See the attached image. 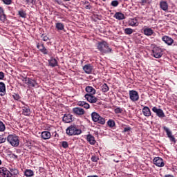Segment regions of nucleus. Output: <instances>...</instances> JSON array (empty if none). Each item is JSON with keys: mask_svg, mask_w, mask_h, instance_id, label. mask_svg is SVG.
<instances>
[{"mask_svg": "<svg viewBox=\"0 0 177 177\" xmlns=\"http://www.w3.org/2000/svg\"><path fill=\"white\" fill-rule=\"evenodd\" d=\"M48 63L50 67H56L57 66V60H56L55 58H50L48 60Z\"/></svg>", "mask_w": 177, "mask_h": 177, "instance_id": "28", "label": "nucleus"}, {"mask_svg": "<svg viewBox=\"0 0 177 177\" xmlns=\"http://www.w3.org/2000/svg\"><path fill=\"white\" fill-rule=\"evenodd\" d=\"M152 111L156 114L159 118H164L165 117V113H164V111L161 109L157 108V106H153L152 108Z\"/></svg>", "mask_w": 177, "mask_h": 177, "instance_id": "9", "label": "nucleus"}, {"mask_svg": "<svg viewBox=\"0 0 177 177\" xmlns=\"http://www.w3.org/2000/svg\"><path fill=\"white\" fill-rule=\"evenodd\" d=\"M142 113L145 117H150L151 115V111L149 106H144L142 108Z\"/></svg>", "mask_w": 177, "mask_h": 177, "instance_id": "20", "label": "nucleus"}, {"mask_svg": "<svg viewBox=\"0 0 177 177\" xmlns=\"http://www.w3.org/2000/svg\"><path fill=\"white\" fill-rule=\"evenodd\" d=\"M5 5H12V0H3Z\"/></svg>", "mask_w": 177, "mask_h": 177, "instance_id": "45", "label": "nucleus"}, {"mask_svg": "<svg viewBox=\"0 0 177 177\" xmlns=\"http://www.w3.org/2000/svg\"><path fill=\"white\" fill-rule=\"evenodd\" d=\"M86 140L90 145H95L96 144V140H95V137L92 134L86 136Z\"/></svg>", "mask_w": 177, "mask_h": 177, "instance_id": "21", "label": "nucleus"}, {"mask_svg": "<svg viewBox=\"0 0 177 177\" xmlns=\"http://www.w3.org/2000/svg\"><path fill=\"white\" fill-rule=\"evenodd\" d=\"M7 141L13 147H18L19 145H20L19 136H16V134L8 135L7 137Z\"/></svg>", "mask_w": 177, "mask_h": 177, "instance_id": "3", "label": "nucleus"}, {"mask_svg": "<svg viewBox=\"0 0 177 177\" xmlns=\"http://www.w3.org/2000/svg\"><path fill=\"white\" fill-rule=\"evenodd\" d=\"M3 174L4 176L12 177L11 171H10L9 170H8L6 169H3Z\"/></svg>", "mask_w": 177, "mask_h": 177, "instance_id": "34", "label": "nucleus"}, {"mask_svg": "<svg viewBox=\"0 0 177 177\" xmlns=\"http://www.w3.org/2000/svg\"><path fill=\"white\" fill-rule=\"evenodd\" d=\"M149 1L150 0H141L142 5H146V3H149Z\"/></svg>", "mask_w": 177, "mask_h": 177, "instance_id": "50", "label": "nucleus"}, {"mask_svg": "<svg viewBox=\"0 0 177 177\" xmlns=\"http://www.w3.org/2000/svg\"><path fill=\"white\" fill-rule=\"evenodd\" d=\"M41 136L42 139H44V140H47L48 139H50V137L52 136V135L49 131H43L41 132Z\"/></svg>", "mask_w": 177, "mask_h": 177, "instance_id": "24", "label": "nucleus"}, {"mask_svg": "<svg viewBox=\"0 0 177 177\" xmlns=\"http://www.w3.org/2000/svg\"><path fill=\"white\" fill-rule=\"evenodd\" d=\"M22 113L24 115H30V114H31L30 107L28 106H24Z\"/></svg>", "mask_w": 177, "mask_h": 177, "instance_id": "27", "label": "nucleus"}, {"mask_svg": "<svg viewBox=\"0 0 177 177\" xmlns=\"http://www.w3.org/2000/svg\"><path fill=\"white\" fill-rule=\"evenodd\" d=\"M91 161L93 162H97V161H99V157L96 156H93L91 157Z\"/></svg>", "mask_w": 177, "mask_h": 177, "instance_id": "42", "label": "nucleus"}, {"mask_svg": "<svg viewBox=\"0 0 177 177\" xmlns=\"http://www.w3.org/2000/svg\"><path fill=\"white\" fill-rule=\"evenodd\" d=\"M128 24L131 27H138L139 26V21L137 18L129 19L128 21Z\"/></svg>", "mask_w": 177, "mask_h": 177, "instance_id": "13", "label": "nucleus"}, {"mask_svg": "<svg viewBox=\"0 0 177 177\" xmlns=\"http://www.w3.org/2000/svg\"><path fill=\"white\" fill-rule=\"evenodd\" d=\"M83 107H84V109H89V107H90L89 104H88L87 102H85V104H84V105L83 106Z\"/></svg>", "mask_w": 177, "mask_h": 177, "instance_id": "51", "label": "nucleus"}, {"mask_svg": "<svg viewBox=\"0 0 177 177\" xmlns=\"http://www.w3.org/2000/svg\"><path fill=\"white\" fill-rule=\"evenodd\" d=\"M12 97L13 99H15V100H19L20 95H19V94L15 93L14 95H12Z\"/></svg>", "mask_w": 177, "mask_h": 177, "instance_id": "44", "label": "nucleus"}, {"mask_svg": "<svg viewBox=\"0 0 177 177\" xmlns=\"http://www.w3.org/2000/svg\"><path fill=\"white\" fill-rule=\"evenodd\" d=\"M129 97L131 102H138L139 100V93L135 90L129 91Z\"/></svg>", "mask_w": 177, "mask_h": 177, "instance_id": "7", "label": "nucleus"}, {"mask_svg": "<svg viewBox=\"0 0 177 177\" xmlns=\"http://www.w3.org/2000/svg\"><path fill=\"white\" fill-rule=\"evenodd\" d=\"M55 28L59 31H64V24L62 22H57L55 24Z\"/></svg>", "mask_w": 177, "mask_h": 177, "instance_id": "26", "label": "nucleus"}, {"mask_svg": "<svg viewBox=\"0 0 177 177\" xmlns=\"http://www.w3.org/2000/svg\"><path fill=\"white\" fill-rule=\"evenodd\" d=\"M107 124L109 128H114L115 127V122L113 120H109L107 122Z\"/></svg>", "mask_w": 177, "mask_h": 177, "instance_id": "31", "label": "nucleus"}, {"mask_svg": "<svg viewBox=\"0 0 177 177\" xmlns=\"http://www.w3.org/2000/svg\"><path fill=\"white\" fill-rule=\"evenodd\" d=\"M18 15L19 16H20V17H22L23 19H26V17H27V13H26L25 11L23 10H20L18 12Z\"/></svg>", "mask_w": 177, "mask_h": 177, "instance_id": "33", "label": "nucleus"}, {"mask_svg": "<svg viewBox=\"0 0 177 177\" xmlns=\"http://www.w3.org/2000/svg\"><path fill=\"white\" fill-rule=\"evenodd\" d=\"M164 131L166 132L167 138H169L170 142H173L174 143H176V140L175 139V137L174 135H172V131L168 129L166 126L163 127Z\"/></svg>", "mask_w": 177, "mask_h": 177, "instance_id": "8", "label": "nucleus"}, {"mask_svg": "<svg viewBox=\"0 0 177 177\" xmlns=\"http://www.w3.org/2000/svg\"><path fill=\"white\" fill-rule=\"evenodd\" d=\"M91 118L93 122H97V124H100L101 125H104V124H106L104 118L100 116L97 112H93L91 113Z\"/></svg>", "mask_w": 177, "mask_h": 177, "instance_id": "5", "label": "nucleus"}, {"mask_svg": "<svg viewBox=\"0 0 177 177\" xmlns=\"http://www.w3.org/2000/svg\"><path fill=\"white\" fill-rule=\"evenodd\" d=\"M143 32L145 35H147V37H150L151 35H153L154 33V31H153V29L150 28H145L143 29Z\"/></svg>", "mask_w": 177, "mask_h": 177, "instance_id": "23", "label": "nucleus"}, {"mask_svg": "<svg viewBox=\"0 0 177 177\" xmlns=\"http://www.w3.org/2000/svg\"><path fill=\"white\" fill-rule=\"evenodd\" d=\"M62 121L66 122V124H69L70 122H73V115L71 114H66L62 118Z\"/></svg>", "mask_w": 177, "mask_h": 177, "instance_id": "15", "label": "nucleus"}, {"mask_svg": "<svg viewBox=\"0 0 177 177\" xmlns=\"http://www.w3.org/2000/svg\"><path fill=\"white\" fill-rule=\"evenodd\" d=\"M165 177H174V176L171 174H167V175H165Z\"/></svg>", "mask_w": 177, "mask_h": 177, "instance_id": "54", "label": "nucleus"}, {"mask_svg": "<svg viewBox=\"0 0 177 177\" xmlns=\"http://www.w3.org/2000/svg\"><path fill=\"white\" fill-rule=\"evenodd\" d=\"M5 78V73L3 72L0 71V80H2Z\"/></svg>", "mask_w": 177, "mask_h": 177, "instance_id": "49", "label": "nucleus"}, {"mask_svg": "<svg viewBox=\"0 0 177 177\" xmlns=\"http://www.w3.org/2000/svg\"><path fill=\"white\" fill-rule=\"evenodd\" d=\"M84 97L87 100V102H89V103H96V102H97V97L93 96V95L86 94Z\"/></svg>", "mask_w": 177, "mask_h": 177, "instance_id": "12", "label": "nucleus"}, {"mask_svg": "<svg viewBox=\"0 0 177 177\" xmlns=\"http://www.w3.org/2000/svg\"><path fill=\"white\" fill-rule=\"evenodd\" d=\"M109 86H107V84L104 83L102 86V91L104 92V93H106V92H109Z\"/></svg>", "mask_w": 177, "mask_h": 177, "instance_id": "36", "label": "nucleus"}, {"mask_svg": "<svg viewBox=\"0 0 177 177\" xmlns=\"http://www.w3.org/2000/svg\"><path fill=\"white\" fill-rule=\"evenodd\" d=\"M12 157L15 159V160H17V158H19V156L15 153L12 154Z\"/></svg>", "mask_w": 177, "mask_h": 177, "instance_id": "52", "label": "nucleus"}, {"mask_svg": "<svg viewBox=\"0 0 177 177\" xmlns=\"http://www.w3.org/2000/svg\"><path fill=\"white\" fill-rule=\"evenodd\" d=\"M133 32V29L131 28H127L124 29V34L127 35H131Z\"/></svg>", "mask_w": 177, "mask_h": 177, "instance_id": "35", "label": "nucleus"}, {"mask_svg": "<svg viewBox=\"0 0 177 177\" xmlns=\"http://www.w3.org/2000/svg\"><path fill=\"white\" fill-rule=\"evenodd\" d=\"M24 175L26 177L34 176V171L31 169H26L24 172Z\"/></svg>", "mask_w": 177, "mask_h": 177, "instance_id": "30", "label": "nucleus"}, {"mask_svg": "<svg viewBox=\"0 0 177 177\" xmlns=\"http://www.w3.org/2000/svg\"><path fill=\"white\" fill-rule=\"evenodd\" d=\"M115 114H121L123 111L122 108H120L119 106L116 107L114 110Z\"/></svg>", "mask_w": 177, "mask_h": 177, "instance_id": "39", "label": "nucleus"}, {"mask_svg": "<svg viewBox=\"0 0 177 177\" xmlns=\"http://www.w3.org/2000/svg\"><path fill=\"white\" fill-rule=\"evenodd\" d=\"M153 164L156 165V167H159V168H162V167H164L165 164L164 163V160L160 157L154 158L153 160Z\"/></svg>", "mask_w": 177, "mask_h": 177, "instance_id": "10", "label": "nucleus"}, {"mask_svg": "<svg viewBox=\"0 0 177 177\" xmlns=\"http://www.w3.org/2000/svg\"><path fill=\"white\" fill-rule=\"evenodd\" d=\"M22 81L25 82L29 88H39V84L38 82H37V80L32 77H25L23 78Z\"/></svg>", "mask_w": 177, "mask_h": 177, "instance_id": "2", "label": "nucleus"}, {"mask_svg": "<svg viewBox=\"0 0 177 177\" xmlns=\"http://www.w3.org/2000/svg\"><path fill=\"white\" fill-rule=\"evenodd\" d=\"M0 20L3 21V23H5L6 21V15H5V11L2 7H0Z\"/></svg>", "mask_w": 177, "mask_h": 177, "instance_id": "25", "label": "nucleus"}, {"mask_svg": "<svg viewBox=\"0 0 177 177\" xmlns=\"http://www.w3.org/2000/svg\"><path fill=\"white\" fill-rule=\"evenodd\" d=\"M152 55L156 59H160V57H162V49H161V48L155 47L152 50Z\"/></svg>", "mask_w": 177, "mask_h": 177, "instance_id": "6", "label": "nucleus"}, {"mask_svg": "<svg viewBox=\"0 0 177 177\" xmlns=\"http://www.w3.org/2000/svg\"><path fill=\"white\" fill-rule=\"evenodd\" d=\"M62 146L64 149H67V147H68V142H67L66 141H62Z\"/></svg>", "mask_w": 177, "mask_h": 177, "instance_id": "43", "label": "nucleus"}, {"mask_svg": "<svg viewBox=\"0 0 177 177\" xmlns=\"http://www.w3.org/2000/svg\"><path fill=\"white\" fill-rule=\"evenodd\" d=\"M111 6H113L114 8H117V6H118L119 3L118 1L117 0H113L111 1Z\"/></svg>", "mask_w": 177, "mask_h": 177, "instance_id": "41", "label": "nucleus"}, {"mask_svg": "<svg viewBox=\"0 0 177 177\" xmlns=\"http://www.w3.org/2000/svg\"><path fill=\"white\" fill-rule=\"evenodd\" d=\"M102 1H106V0H102Z\"/></svg>", "mask_w": 177, "mask_h": 177, "instance_id": "56", "label": "nucleus"}, {"mask_svg": "<svg viewBox=\"0 0 177 177\" xmlns=\"http://www.w3.org/2000/svg\"><path fill=\"white\" fill-rule=\"evenodd\" d=\"M6 95V86L5 83L0 82V96H5Z\"/></svg>", "mask_w": 177, "mask_h": 177, "instance_id": "17", "label": "nucleus"}, {"mask_svg": "<svg viewBox=\"0 0 177 177\" xmlns=\"http://www.w3.org/2000/svg\"><path fill=\"white\" fill-rule=\"evenodd\" d=\"M11 176H17L19 175V170L17 169H10Z\"/></svg>", "mask_w": 177, "mask_h": 177, "instance_id": "32", "label": "nucleus"}, {"mask_svg": "<svg viewBox=\"0 0 177 177\" xmlns=\"http://www.w3.org/2000/svg\"><path fill=\"white\" fill-rule=\"evenodd\" d=\"M85 91L87 92L86 95H96V90L91 86H87Z\"/></svg>", "mask_w": 177, "mask_h": 177, "instance_id": "16", "label": "nucleus"}, {"mask_svg": "<svg viewBox=\"0 0 177 177\" xmlns=\"http://www.w3.org/2000/svg\"><path fill=\"white\" fill-rule=\"evenodd\" d=\"M37 49H39V50L41 52V53H43V55H48V49L45 48V46H44V44H37Z\"/></svg>", "mask_w": 177, "mask_h": 177, "instance_id": "19", "label": "nucleus"}, {"mask_svg": "<svg viewBox=\"0 0 177 177\" xmlns=\"http://www.w3.org/2000/svg\"><path fill=\"white\" fill-rule=\"evenodd\" d=\"M6 142V138H3L2 136H0V145L1 143H5Z\"/></svg>", "mask_w": 177, "mask_h": 177, "instance_id": "47", "label": "nucleus"}, {"mask_svg": "<svg viewBox=\"0 0 177 177\" xmlns=\"http://www.w3.org/2000/svg\"><path fill=\"white\" fill-rule=\"evenodd\" d=\"M85 101H79L77 102V106H80L81 107H84V104H85Z\"/></svg>", "mask_w": 177, "mask_h": 177, "instance_id": "46", "label": "nucleus"}, {"mask_svg": "<svg viewBox=\"0 0 177 177\" xmlns=\"http://www.w3.org/2000/svg\"><path fill=\"white\" fill-rule=\"evenodd\" d=\"M83 70L86 74H92V70H93V66L90 64H86L83 66Z\"/></svg>", "mask_w": 177, "mask_h": 177, "instance_id": "14", "label": "nucleus"}, {"mask_svg": "<svg viewBox=\"0 0 177 177\" xmlns=\"http://www.w3.org/2000/svg\"><path fill=\"white\" fill-rule=\"evenodd\" d=\"M114 17L116 18L117 20H124V19H125V15L122 12H116Z\"/></svg>", "mask_w": 177, "mask_h": 177, "instance_id": "29", "label": "nucleus"}, {"mask_svg": "<svg viewBox=\"0 0 177 177\" xmlns=\"http://www.w3.org/2000/svg\"><path fill=\"white\" fill-rule=\"evenodd\" d=\"M162 41H164L167 45L171 46L174 44V40L169 36H163L162 37Z\"/></svg>", "mask_w": 177, "mask_h": 177, "instance_id": "18", "label": "nucleus"}, {"mask_svg": "<svg viewBox=\"0 0 177 177\" xmlns=\"http://www.w3.org/2000/svg\"><path fill=\"white\" fill-rule=\"evenodd\" d=\"M2 164V160H0V165Z\"/></svg>", "mask_w": 177, "mask_h": 177, "instance_id": "55", "label": "nucleus"}, {"mask_svg": "<svg viewBox=\"0 0 177 177\" xmlns=\"http://www.w3.org/2000/svg\"><path fill=\"white\" fill-rule=\"evenodd\" d=\"M66 133L69 136H74L75 135H81L82 131L77 128V126L75 125H71L66 129Z\"/></svg>", "mask_w": 177, "mask_h": 177, "instance_id": "4", "label": "nucleus"}, {"mask_svg": "<svg viewBox=\"0 0 177 177\" xmlns=\"http://www.w3.org/2000/svg\"><path fill=\"white\" fill-rule=\"evenodd\" d=\"M6 129V127H5V124L2 122V121L0 120V132H3Z\"/></svg>", "mask_w": 177, "mask_h": 177, "instance_id": "40", "label": "nucleus"}, {"mask_svg": "<svg viewBox=\"0 0 177 177\" xmlns=\"http://www.w3.org/2000/svg\"><path fill=\"white\" fill-rule=\"evenodd\" d=\"M131 130H132V128H131V127L127 126L126 127H124L122 133H125V132H127L128 134L129 135V132H131Z\"/></svg>", "mask_w": 177, "mask_h": 177, "instance_id": "38", "label": "nucleus"}, {"mask_svg": "<svg viewBox=\"0 0 177 177\" xmlns=\"http://www.w3.org/2000/svg\"><path fill=\"white\" fill-rule=\"evenodd\" d=\"M73 113L75 115H84L85 114V110L80 107H75L73 109Z\"/></svg>", "mask_w": 177, "mask_h": 177, "instance_id": "11", "label": "nucleus"}, {"mask_svg": "<svg viewBox=\"0 0 177 177\" xmlns=\"http://www.w3.org/2000/svg\"><path fill=\"white\" fill-rule=\"evenodd\" d=\"M41 37L42 38L43 41H44L45 42L49 40V37L48 36H44V35H42Z\"/></svg>", "mask_w": 177, "mask_h": 177, "instance_id": "48", "label": "nucleus"}, {"mask_svg": "<svg viewBox=\"0 0 177 177\" xmlns=\"http://www.w3.org/2000/svg\"><path fill=\"white\" fill-rule=\"evenodd\" d=\"M26 5H35L36 0H22Z\"/></svg>", "mask_w": 177, "mask_h": 177, "instance_id": "37", "label": "nucleus"}, {"mask_svg": "<svg viewBox=\"0 0 177 177\" xmlns=\"http://www.w3.org/2000/svg\"><path fill=\"white\" fill-rule=\"evenodd\" d=\"M97 48L103 55L111 53L112 49L109 46V43L106 41H100L97 44Z\"/></svg>", "mask_w": 177, "mask_h": 177, "instance_id": "1", "label": "nucleus"}, {"mask_svg": "<svg viewBox=\"0 0 177 177\" xmlns=\"http://www.w3.org/2000/svg\"><path fill=\"white\" fill-rule=\"evenodd\" d=\"M160 8L164 12H167L168 10V3L166 1H161L160 2Z\"/></svg>", "mask_w": 177, "mask_h": 177, "instance_id": "22", "label": "nucleus"}, {"mask_svg": "<svg viewBox=\"0 0 177 177\" xmlns=\"http://www.w3.org/2000/svg\"><path fill=\"white\" fill-rule=\"evenodd\" d=\"M85 9H88L89 10H91V9H92V6L87 5L85 6Z\"/></svg>", "mask_w": 177, "mask_h": 177, "instance_id": "53", "label": "nucleus"}]
</instances>
